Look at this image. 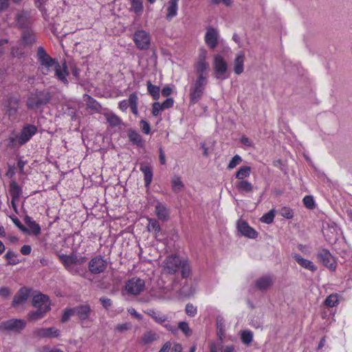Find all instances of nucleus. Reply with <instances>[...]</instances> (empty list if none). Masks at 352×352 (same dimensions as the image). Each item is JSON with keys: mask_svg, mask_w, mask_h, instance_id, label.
<instances>
[{"mask_svg": "<svg viewBox=\"0 0 352 352\" xmlns=\"http://www.w3.org/2000/svg\"><path fill=\"white\" fill-rule=\"evenodd\" d=\"M36 56L41 65L40 69L43 75H48L54 70L55 76L65 85H68L67 76L69 73L65 63L61 66L56 59L50 56L41 46L38 48Z\"/></svg>", "mask_w": 352, "mask_h": 352, "instance_id": "nucleus-1", "label": "nucleus"}, {"mask_svg": "<svg viewBox=\"0 0 352 352\" xmlns=\"http://www.w3.org/2000/svg\"><path fill=\"white\" fill-rule=\"evenodd\" d=\"M51 98V94L48 91H36L30 95L27 100L26 104L30 109H37L41 106L49 103Z\"/></svg>", "mask_w": 352, "mask_h": 352, "instance_id": "nucleus-2", "label": "nucleus"}, {"mask_svg": "<svg viewBox=\"0 0 352 352\" xmlns=\"http://www.w3.org/2000/svg\"><path fill=\"white\" fill-rule=\"evenodd\" d=\"M208 84V80L202 78H196L192 80L189 89V98L191 104H195L199 102L204 94L206 87Z\"/></svg>", "mask_w": 352, "mask_h": 352, "instance_id": "nucleus-3", "label": "nucleus"}, {"mask_svg": "<svg viewBox=\"0 0 352 352\" xmlns=\"http://www.w3.org/2000/svg\"><path fill=\"white\" fill-rule=\"evenodd\" d=\"M206 51L204 50H202L199 54L198 60L195 65V71L197 74V78L208 80L210 65L206 61Z\"/></svg>", "mask_w": 352, "mask_h": 352, "instance_id": "nucleus-4", "label": "nucleus"}, {"mask_svg": "<svg viewBox=\"0 0 352 352\" xmlns=\"http://www.w3.org/2000/svg\"><path fill=\"white\" fill-rule=\"evenodd\" d=\"M26 327V322L23 319L12 318L0 323L2 331L20 333Z\"/></svg>", "mask_w": 352, "mask_h": 352, "instance_id": "nucleus-5", "label": "nucleus"}, {"mask_svg": "<svg viewBox=\"0 0 352 352\" xmlns=\"http://www.w3.org/2000/svg\"><path fill=\"white\" fill-rule=\"evenodd\" d=\"M133 40L136 47L140 50H147L151 45V36L149 33L143 30L135 32Z\"/></svg>", "mask_w": 352, "mask_h": 352, "instance_id": "nucleus-6", "label": "nucleus"}, {"mask_svg": "<svg viewBox=\"0 0 352 352\" xmlns=\"http://www.w3.org/2000/svg\"><path fill=\"white\" fill-rule=\"evenodd\" d=\"M213 68L215 77L217 79L225 80L228 78L226 76L228 64L220 54H217L214 56Z\"/></svg>", "mask_w": 352, "mask_h": 352, "instance_id": "nucleus-7", "label": "nucleus"}, {"mask_svg": "<svg viewBox=\"0 0 352 352\" xmlns=\"http://www.w3.org/2000/svg\"><path fill=\"white\" fill-rule=\"evenodd\" d=\"M317 259L331 271H335L337 267L336 261L330 252L322 249L317 254Z\"/></svg>", "mask_w": 352, "mask_h": 352, "instance_id": "nucleus-8", "label": "nucleus"}, {"mask_svg": "<svg viewBox=\"0 0 352 352\" xmlns=\"http://www.w3.org/2000/svg\"><path fill=\"white\" fill-rule=\"evenodd\" d=\"M182 261L177 256H168L163 262L164 271L169 274H175L179 269Z\"/></svg>", "mask_w": 352, "mask_h": 352, "instance_id": "nucleus-9", "label": "nucleus"}, {"mask_svg": "<svg viewBox=\"0 0 352 352\" xmlns=\"http://www.w3.org/2000/svg\"><path fill=\"white\" fill-rule=\"evenodd\" d=\"M60 331L55 327L36 328L32 331V336L35 338H58Z\"/></svg>", "mask_w": 352, "mask_h": 352, "instance_id": "nucleus-10", "label": "nucleus"}, {"mask_svg": "<svg viewBox=\"0 0 352 352\" xmlns=\"http://www.w3.org/2000/svg\"><path fill=\"white\" fill-rule=\"evenodd\" d=\"M144 286L145 282L144 280L135 277L127 281L125 288L128 293L138 295L143 291Z\"/></svg>", "mask_w": 352, "mask_h": 352, "instance_id": "nucleus-11", "label": "nucleus"}, {"mask_svg": "<svg viewBox=\"0 0 352 352\" xmlns=\"http://www.w3.org/2000/svg\"><path fill=\"white\" fill-rule=\"evenodd\" d=\"M37 128L33 124H26L21 131L19 135V146L26 144L36 133Z\"/></svg>", "mask_w": 352, "mask_h": 352, "instance_id": "nucleus-12", "label": "nucleus"}, {"mask_svg": "<svg viewBox=\"0 0 352 352\" xmlns=\"http://www.w3.org/2000/svg\"><path fill=\"white\" fill-rule=\"evenodd\" d=\"M107 263L102 256L93 258L89 263V271L94 274L103 272L107 268Z\"/></svg>", "mask_w": 352, "mask_h": 352, "instance_id": "nucleus-13", "label": "nucleus"}, {"mask_svg": "<svg viewBox=\"0 0 352 352\" xmlns=\"http://www.w3.org/2000/svg\"><path fill=\"white\" fill-rule=\"evenodd\" d=\"M59 258L67 270H69L72 266L74 265V264L82 265L86 262L85 257H78L76 255L74 254H62L59 256Z\"/></svg>", "mask_w": 352, "mask_h": 352, "instance_id": "nucleus-14", "label": "nucleus"}, {"mask_svg": "<svg viewBox=\"0 0 352 352\" xmlns=\"http://www.w3.org/2000/svg\"><path fill=\"white\" fill-rule=\"evenodd\" d=\"M274 283V278L271 275H264L257 278L254 282V287L261 292L270 289Z\"/></svg>", "mask_w": 352, "mask_h": 352, "instance_id": "nucleus-15", "label": "nucleus"}, {"mask_svg": "<svg viewBox=\"0 0 352 352\" xmlns=\"http://www.w3.org/2000/svg\"><path fill=\"white\" fill-rule=\"evenodd\" d=\"M205 42L211 50H214L219 43V33L216 29L210 27L205 34Z\"/></svg>", "mask_w": 352, "mask_h": 352, "instance_id": "nucleus-16", "label": "nucleus"}, {"mask_svg": "<svg viewBox=\"0 0 352 352\" xmlns=\"http://www.w3.org/2000/svg\"><path fill=\"white\" fill-rule=\"evenodd\" d=\"M32 306L38 309L50 311V302L48 296L41 294L34 296Z\"/></svg>", "mask_w": 352, "mask_h": 352, "instance_id": "nucleus-17", "label": "nucleus"}, {"mask_svg": "<svg viewBox=\"0 0 352 352\" xmlns=\"http://www.w3.org/2000/svg\"><path fill=\"white\" fill-rule=\"evenodd\" d=\"M237 229L243 236L250 239H255L257 237V232L251 228L245 221L240 219L237 221Z\"/></svg>", "mask_w": 352, "mask_h": 352, "instance_id": "nucleus-18", "label": "nucleus"}, {"mask_svg": "<svg viewBox=\"0 0 352 352\" xmlns=\"http://www.w3.org/2000/svg\"><path fill=\"white\" fill-rule=\"evenodd\" d=\"M75 316L84 322L89 318L91 314V307L88 304L80 305L74 307Z\"/></svg>", "mask_w": 352, "mask_h": 352, "instance_id": "nucleus-19", "label": "nucleus"}, {"mask_svg": "<svg viewBox=\"0 0 352 352\" xmlns=\"http://www.w3.org/2000/svg\"><path fill=\"white\" fill-rule=\"evenodd\" d=\"M30 14L28 11L22 10L17 13L16 16V22L19 28L22 30H25L30 28Z\"/></svg>", "mask_w": 352, "mask_h": 352, "instance_id": "nucleus-20", "label": "nucleus"}, {"mask_svg": "<svg viewBox=\"0 0 352 352\" xmlns=\"http://www.w3.org/2000/svg\"><path fill=\"white\" fill-rule=\"evenodd\" d=\"M293 258L302 267L307 269L312 272H314L317 270V267L311 261L302 257L300 254H294L293 255Z\"/></svg>", "mask_w": 352, "mask_h": 352, "instance_id": "nucleus-21", "label": "nucleus"}, {"mask_svg": "<svg viewBox=\"0 0 352 352\" xmlns=\"http://www.w3.org/2000/svg\"><path fill=\"white\" fill-rule=\"evenodd\" d=\"M29 295L30 291L25 287H22L14 296L12 303V306L16 307L24 303L28 300Z\"/></svg>", "mask_w": 352, "mask_h": 352, "instance_id": "nucleus-22", "label": "nucleus"}, {"mask_svg": "<svg viewBox=\"0 0 352 352\" xmlns=\"http://www.w3.org/2000/svg\"><path fill=\"white\" fill-rule=\"evenodd\" d=\"M155 214L157 218L162 221H166L169 219V210L166 206L161 202H157L155 205Z\"/></svg>", "mask_w": 352, "mask_h": 352, "instance_id": "nucleus-23", "label": "nucleus"}, {"mask_svg": "<svg viewBox=\"0 0 352 352\" xmlns=\"http://www.w3.org/2000/svg\"><path fill=\"white\" fill-rule=\"evenodd\" d=\"M21 40L24 47L32 45L36 41L34 32L30 28L23 30Z\"/></svg>", "mask_w": 352, "mask_h": 352, "instance_id": "nucleus-24", "label": "nucleus"}, {"mask_svg": "<svg viewBox=\"0 0 352 352\" xmlns=\"http://www.w3.org/2000/svg\"><path fill=\"white\" fill-rule=\"evenodd\" d=\"M160 336L154 331L149 330L144 333L140 338V344L142 345H148L152 342L158 340Z\"/></svg>", "mask_w": 352, "mask_h": 352, "instance_id": "nucleus-25", "label": "nucleus"}, {"mask_svg": "<svg viewBox=\"0 0 352 352\" xmlns=\"http://www.w3.org/2000/svg\"><path fill=\"white\" fill-rule=\"evenodd\" d=\"M104 116L106 118L107 122L112 127H119L123 124L121 118L111 111L104 113Z\"/></svg>", "mask_w": 352, "mask_h": 352, "instance_id": "nucleus-26", "label": "nucleus"}, {"mask_svg": "<svg viewBox=\"0 0 352 352\" xmlns=\"http://www.w3.org/2000/svg\"><path fill=\"white\" fill-rule=\"evenodd\" d=\"M148 223L147 226V230L150 232H153L155 239L157 240H161V239L159 238V234L161 232V228L160 226V223L158 221L155 219H148Z\"/></svg>", "mask_w": 352, "mask_h": 352, "instance_id": "nucleus-27", "label": "nucleus"}, {"mask_svg": "<svg viewBox=\"0 0 352 352\" xmlns=\"http://www.w3.org/2000/svg\"><path fill=\"white\" fill-rule=\"evenodd\" d=\"M6 108V111L9 117L14 116L18 111L19 99L15 97H10L8 100Z\"/></svg>", "mask_w": 352, "mask_h": 352, "instance_id": "nucleus-28", "label": "nucleus"}, {"mask_svg": "<svg viewBox=\"0 0 352 352\" xmlns=\"http://www.w3.org/2000/svg\"><path fill=\"white\" fill-rule=\"evenodd\" d=\"M140 170L144 174V179L145 183V186L146 188H148L152 182L153 179V170L151 167L148 166L144 165L141 164Z\"/></svg>", "mask_w": 352, "mask_h": 352, "instance_id": "nucleus-29", "label": "nucleus"}, {"mask_svg": "<svg viewBox=\"0 0 352 352\" xmlns=\"http://www.w3.org/2000/svg\"><path fill=\"white\" fill-rule=\"evenodd\" d=\"M245 55L243 53H239L236 55L234 60V72L236 74L240 75L243 72V64Z\"/></svg>", "mask_w": 352, "mask_h": 352, "instance_id": "nucleus-30", "label": "nucleus"}, {"mask_svg": "<svg viewBox=\"0 0 352 352\" xmlns=\"http://www.w3.org/2000/svg\"><path fill=\"white\" fill-rule=\"evenodd\" d=\"M25 223L28 226L30 232L34 234L38 235L41 233L40 226L34 221L30 217L25 216L24 218Z\"/></svg>", "mask_w": 352, "mask_h": 352, "instance_id": "nucleus-31", "label": "nucleus"}, {"mask_svg": "<svg viewBox=\"0 0 352 352\" xmlns=\"http://www.w3.org/2000/svg\"><path fill=\"white\" fill-rule=\"evenodd\" d=\"M236 189L240 192H252L254 190L253 185L247 180H239L235 184Z\"/></svg>", "mask_w": 352, "mask_h": 352, "instance_id": "nucleus-32", "label": "nucleus"}, {"mask_svg": "<svg viewBox=\"0 0 352 352\" xmlns=\"http://www.w3.org/2000/svg\"><path fill=\"white\" fill-rule=\"evenodd\" d=\"M145 313L159 324H162L167 320L166 316L161 314L160 312L156 311L153 309H149L146 310Z\"/></svg>", "mask_w": 352, "mask_h": 352, "instance_id": "nucleus-33", "label": "nucleus"}, {"mask_svg": "<svg viewBox=\"0 0 352 352\" xmlns=\"http://www.w3.org/2000/svg\"><path fill=\"white\" fill-rule=\"evenodd\" d=\"M143 1L142 0H131L130 12H134L135 14L140 16L143 12Z\"/></svg>", "mask_w": 352, "mask_h": 352, "instance_id": "nucleus-34", "label": "nucleus"}, {"mask_svg": "<svg viewBox=\"0 0 352 352\" xmlns=\"http://www.w3.org/2000/svg\"><path fill=\"white\" fill-rule=\"evenodd\" d=\"M22 190L16 182H12L10 184V194L13 199H18L21 195Z\"/></svg>", "mask_w": 352, "mask_h": 352, "instance_id": "nucleus-35", "label": "nucleus"}, {"mask_svg": "<svg viewBox=\"0 0 352 352\" xmlns=\"http://www.w3.org/2000/svg\"><path fill=\"white\" fill-rule=\"evenodd\" d=\"M146 86L148 94L153 97L154 100H158L160 96V87L153 85L151 81L147 82Z\"/></svg>", "mask_w": 352, "mask_h": 352, "instance_id": "nucleus-36", "label": "nucleus"}, {"mask_svg": "<svg viewBox=\"0 0 352 352\" xmlns=\"http://www.w3.org/2000/svg\"><path fill=\"white\" fill-rule=\"evenodd\" d=\"M251 170V167L248 166L240 167L236 173V178L239 180H244L245 178L248 177L250 175Z\"/></svg>", "mask_w": 352, "mask_h": 352, "instance_id": "nucleus-37", "label": "nucleus"}, {"mask_svg": "<svg viewBox=\"0 0 352 352\" xmlns=\"http://www.w3.org/2000/svg\"><path fill=\"white\" fill-rule=\"evenodd\" d=\"M179 0H170L169 6L168 7L167 19H171L177 15V4Z\"/></svg>", "mask_w": 352, "mask_h": 352, "instance_id": "nucleus-38", "label": "nucleus"}, {"mask_svg": "<svg viewBox=\"0 0 352 352\" xmlns=\"http://www.w3.org/2000/svg\"><path fill=\"white\" fill-rule=\"evenodd\" d=\"M18 256V254L9 250L4 255V258L8 261V265H15L19 263V260L17 258Z\"/></svg>", "mask_w": 352, "mask_h": 352, "instance_id": "nucleus-39", "label": "nucleus"}, {"mask_svg": "<svg viewBox=\"0 0 352 352\" xmlns=\"http://www.w3.org/2000/svg\"><path fill=\"white\" fill-rule=\"evenodd\" d=\"M83 99L87 102V105L89 109L98 111L99 107H100V104L94 98L88 94H85Z\"/></svg>", "mask_w": 352, "mask_h": 352, "instance_id": "nucleus-40", "label": "nucleus"}, {"mask_svg": "<svg viewBox=\"0 0 352 352\" xmlns=\"http://www.w3.org/2000/svg\"><path fill=\"white\" fill-rule=\"evenodd\" d=\"M129 138L134 144L138 146L142 144L143 141L142 136L135 131L130 130L129 131Z\"/></svg>", "mask_w": 352, "mask_h": 352, "instance_id": "nucleus-41", "label": "nucleus"}, {"mask_svg": "<svg viewBox=\"0 0 352 352\" xmlns=\"http://www.w3.org/2000/svg\"><path fill=\"white\" fill-rule=\"evenodd\" d=\"M47 311V310L37 309L36 311H31L28 314L29 319L32 321L40 320L45 316Z\"/></svg>", "mask_w": 352, "mask_h": 352, "instance_id": "nucleus-42", "label": "nucleus"}, {"mask_svg": "<svg viewBox=\"0 0 352 352\" xmlns=\"http://www.w3.org/2000/svg\"><path fill=\"white\" fill-rule=\"evenodd\" d=\"M338 295L337 294H333L327 296L324 300V305L327 307H333L338 305Z\"/></svg>", "mask_w": 352, "mask_h": 352, "instance_id": "nucleus-43", "label": "nucleus"}, {"mask_svg": "<svg viewBox=\"0 0 352 352\" xmlns=\"http://www.w3.org/2000/svg\"><path fill=\"white\" fill-rule=\"evenodd\" d=\"M173 190L175 192H179L184 188V184L182 179L179 176H175L172 181Z\"/></svg>", "mask_w": 352, "mask_h": 352, "instance_id": "nucleus-44", "label": "nucleus"}, {"mask_svg": "<svg viewBox=\"0 0 352 352\" xmlns=\"http://www.w3.org/2000/svg\"><path fill=\"white\" fill-rule=\"evenodd\" d=\"M253 340V333L249 330H245L241 332V341L245 344H250Z\"/></svg>", "mask_w": 352, "mask_h": 352, "instance_id": "nucleus-45", "label": "nucleus"}, {"mask_svg": "<svg viewBox=\"0 0 352 352\" xmlns=\"http://www.w3.org/2000/svg\"><path fill=\"white\" fill-rule=\"evenodd\" d=\"M73 275L83 276L85 274V269L81 265L74 264L69 270H67Z\"/></svg>", "mask_w": 352, "mask_h": 352, "instance_id": "nucleus-46", "label": "nucleus"}, {"mask_svg": "<svg viewBox=\"0 0 352 352\" xmlns=\"http://www.w3.org/2000/svg\"><path fill=\"white\" fill-rule=\"evenodd\" d=\"M274 217L275 210L274 209H272L261 218V221L267 224H270L273 222Z\"/></svg>", "mask_w": 352, "mask_h": 352, "instance_id": "nucleus-47", "label": "nucleus"}, {"mask_svg": "<svg viewBox=\"0 0 352 352\" xmlns=\"http://www.w3.org/2000/svg\"><path fill=\"white\" fill-rule=\"evenodd\" d=\"M242 162V158L239 155H235L232 160L230 161L228 165V169L231 170L234 168Z\"/></svg>", "mask_w": 352, "mask_h": 352, "instance_id": "nucleus-48", "label": "nucleus"}, {"mask_svg": "<svg viewBox=\"0 0 352 352\" xmlns=\"http://www.w3.org/2000/svg\"><path fill=\"white\" fill-rule=\"evenodd\" d=\"M179 268H181L182 276L183 278H187L189 276L190 274V268L187 262L182 261V265Z\"/></svg>", "mask_w": 352, "mask_h": 352, "instance_id": "nucleus-49", "label": "nucleus"}, {"mask_svg": "<svg viewBox=\"0 0 352 352\" xmlns=\"http://www.w3.org/2000/svg\"><path fill=\"white\" fill-rule=\"evenodd\" d=\"M178 328L186 336H190L192 334V330L190 329L188 324L186 322H179Z\"/></svg>", "mask_w": 352, "mask_h": 352, "instance_id": "nucleus-50", "label": "nucleus"}, {"mask_svg": "<svg viewBox=\"0 0 352 352\" xmlns=\"http://www.w3.org/2000/svg\"><path fill=\"white\" fill-rule=\"evenodd\" d=\"M303 204L308 209H314L315 208V201L311 195H307L303 198Z\"/></svg>", "mask_w": 352, "mask_h": 352, "instance_id": "nucleus-51", "label": "nucleus"}, {"mask_svg": "<svg viewBox=\"0 0 352 352\" xmlns=\"http://www.w3.org/2000/svg\"><path fill=\"white\" fill-rule=\"evenodd\" d=\"M280 214L282 217L287 219H291L294 217L293 210L288 207H283V208H281Z\"/></svg>", "mask_w": 352, "mask_h": 352, "instance_id": "nucleus-52", "label": "nucleus"}, {"mask_svg": "<svg viewBox=\"0 0 352 352\" xmlns=\"http://www.w3.org/2000/svg\"><path fill=\"white\" fill-rule=\"evenodd\" d=\"M132 324L130 322H125L122 324H118L116 325L115 330L120 333H123L124 331H129L131 329Z\"/></svg>", "mask_w": 352, "mask_h": 352, "instance_id": "nucleus-53", "label": "nucleus"}, {"mask_svg": "<svg viewBox=\"0 0 352 352\" xmlns=\"http://www.w3.org/2000/svg\"><path fill=\"white\" fill-rule=\"evenodd\" d=\"M74 315H75L74 307L72 308V309H65L64 311V314L63 315V317H62V322H67L70 318V317L72 316H74Z\"/></svg>", "mask_w": 352, "mask_h": 352, "instance_id": "nucleus-54", "label": "nucleus"}, {"mask_svg": "<svg viewBox=\"0 0 352 352\" xmlns=\"http://www.w3.org/2000/svg\"><path fill=\"white\" fill-rule=\"evenodd\" d=\"M186 313L188 316L193 317L197 314V307L192 304H187L186 306Z\"/></svg>", "mask_w": 352, "mask_h": 352, "instance_id": "nucleus-55", "label": "nucleus"}, {"mask_svg": "<svg viewBox=\"0 0 352 352\" xmlns=\"http://www.w3.org/2000/svg\"><path fill=\"white\" fill-rule=\"evenodd\" d=\"M40 352H64L62 349L57 348L56 346H50L48 345H45L42 346L39 349Z\"/></svg>", "mask_w": 352, "mask_h": 352, "instance_id": "nucleus-56", "label": "nucleus"}, {"mask_svg": "<svg viewBox=\"0 0 352 352\" xmlns=\"http://www.w3.org/2000/svg\"><path fill=\"white\" fill-rule=\"evenodd\" d=\"M162 107L160 102H155L153 104L152 114L156 117L160 114V111H163Z\"/></svg>", "mask_w": 352, "mask_h": 352, "instance_id": "nucleus-57", "label": "nucleus"}, {"mask_svg": "<svg viewBox=\"0 0 352 352\" xmlns=\"http://www.w3.org/2000/svg\"><path fill=\"white\" fill-rule=\"evenodd\" d=\"M140 125L142 132L145 134H148L151 131L150 124L146 120H141Z\"/></svg>", "mask_w": 352, "mask_h": 352, "instance_id": "nucleus-58", "label": "nucleus"}, {"mask_svg": "<svg viewBox=\"0 0 352 352\" xmlns=\"http://www.w3.org/2000/svg\"><path fill=\"white\" fill-rule=\"evenodd\" d=\"M19 135H16L14 137H10L8 139V146L11 148H14L16 146H19Z\"/></svg>", "mask_w": 352, "mask_h": 352, "instance_id": "nucleus-59", "label": "nucleus"}, {"mask_svg": "<svg viewBox=\"0 0 352 352\" xmlns=\"http://www.w3.org/2000/svg\"><path fill=\"white\" fill-rule=\"evenodd\" d=\"M174 104V100L172 98H168L166 100H164L162 104V109H166L172 107Z\"/></svg>", "mask_w": 352, "mask_h": 352, "instance_id": "nucleus-60", "label": "nucleus"}, {"mask_svg": "<svg viewBox=\"0 0 352 352\" xmlns=\"http://www.w3.org/2000/svg\"><path fill=\"white\" fill-rule=\"evenodd\" d=\"M138 96L136 94H131L129 96V101H128L129 105L130 107L138 105Z\"/></svg>", "mask_w": 352, "mask_h": 352, "instance_id": "nucleus-61", "label": "nucleus"}, {"mask_svg": "<svg viewBox=\"0 0 352 352\" xmlns=\"http://www.w3.org/2000/svg\"><path fill=\"white\" fill-rule=\"evenodd\" d=\"M11 219H12L13 223H14V225L16 226H17L21 230L24 231V232L28 231V229L23 226V224L21 223V221L16 217H15V216L12 217Z\"/></svg>", "mask_w": 352, "mask_h": 352, "instance_id": "nucleus-62", "label": "nucleus"}, {"mask_svg": "<svg viewBox=\"0 0 352 352\" xmlns=\"http://www.w3.org/2000/svg\"><path fill=\"white\" fill-rule=\"evenodd\" d=\"M100 302L102 303L103 307L106 309H109V308L112 305L111 299L104 297L100 298Z\"/></svg>", "mask_w": 352, "mask_h": 352, "instance_id": "nucleus-63", "label": "nucleus"}, {"mask_svg": "<svg viewBox=\"0 0 352 352\" xmlns=\"http://www.w3.org/2000/svg\"><path fill=\"white\" fill-rule=\"evenodd\" d=\"M11 294L10 290L7 287H2L0 288V296L3 298H8Z\"/></svg>", "mask_w": 352, "mask_h": 352, "instance_id": "nucleus-64", "label": "nucleus"}]
</instances>
